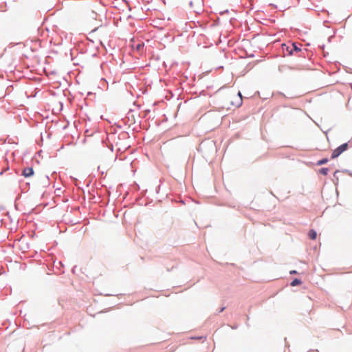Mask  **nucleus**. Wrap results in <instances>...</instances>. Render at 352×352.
Wrapping results in <instances>:
<instances>
[{"label":"nucleus","mask_w":352,"mask_h":352,"mask_svg":"<svg viewBox=\"0 0 352 352\" xmlns=\"http://www.w3.org/2000/svg\"><path fill=\"white\" fill-rule=\"evenodd\" d=\"M348 148V144L344 143L340 146H338L337 148H336L331 155V158L334 159L337 157H338L341 153H342L344 151H345Z\"/></svg>","instance_id":"obj_1"},{"label":"nucleus","mask_w":352,"mask_h":352,"mask_svg":"<svg viewBox=\"0 0 352 352\" xmlns=\"http://www.w3.org/2000/svg\"><path fill=\"white\" fill-rule=\"evenodd\" d=\"M234 97L236 98V101L235 103H233V102L231 101L232 104L236 107H239L242 104L241 94L239 92L237 96H234Z\"/></svg>","instance_id":"obj_2"},{"label":"nucleus","mask_w":352,"mask_h":352,"mask_svg":"<svg viewBox=\"0 0 352 352\" xmlns=\"http://www.w3.org/2000/svg\"><path fill=\"white\" fill-rule=\"evenodd\" d=\"M22 175L25 177H29L30 176H32L34 175V170H33V168L32 167H27V168H25L23 170V172H22Z\"/></svg>","instance_id":"obj_3"},{"label":"nucleus","mask_w":352,"mask_h":352,"mask_svg":"<svg viewBox=\"0 0 352 352\" xmlns=\"http://www.w3.org/2000/svg\"><path fill=\"white\" fill-rule=\"evenodd\" d=\"M287 50L289 52V54H292L293 50L298 52V51H300V49L298 48L294 43H292L291 45V47H289V46L287 47Z\"/></svg>","instance_id":"obj_4"},{"label":"nucleus","mask_w":352,"mask_h":352,"mask_svg":"<svg viewBox=\"0 0 352 352\" xmlns=\"http://www.w3.org/2000/svg\"><path fill=\"white\" fill-rule=\"evenodd\" d=\"M308 236L311 239L314 240L316 239L317 233L314 230H311L308 233Z\"/></svg>","instance_id":"obj_5"},{"label":"nucleus","mask_w":352,"mask_h":352,"mask_svg":"<svg viewBox=\"0 0 352 352\" xmlns=\"http://www.w3.org/2000/svg\"><path fill=\"white\" fill-rule=\"evenodd\" d=\"M302 283L301 280L298 279V278H295L292 283H291V285L292 287H295V286H297V285H299Z\"/></svg>","instance_id":"obj_6"},{"label":"nucleus","mask_w":352,"mask_h":352,"mask_svg":"<svg viewBox=\"0 0 352 352\" xmlns=\"http://www.w3.org/2000/svg\"><path fill=\"white\" fill-rule=\"evenodd\" d=\"M320 173L324 175H327L329 173V169L327 168H322L320 170Z\"/></svg>","instance_id":"obj_7"},{"label":"nucleus","mask_w":352,"mask_h":352,"mask_svg":"<svg viewBox=\"0 0 352 352\" xmlns=\"http://www.w3.org/2000/svg\"><path fill=\"white\" fill-rule=\"evenodd\" d=\"M327 162H328V159L327 158H324V159H322V160H319L317 162V164L320 166V165L326 164Z\"/></svg>","instance_id":"obj_8"},{"label":"nucleus","mask_w":352,"mask_h":352,"mask_svg":"<svg viewBox=\"0 0 352 352\" xmlns=\"http://www.w3.org/2000/svg\"><path fill=\"white\" fill-rule=\"evenodd\" d=\"M144 44L143 43H139L136 45L135 48L137 50L140 51L142 48L143 47Z\"/></svg>","instance_id":"obj_9"},{"label":"nucleus","mask_w":352,"mask_h":352,"mask_svg":"<svg viewBox=\"0 0 352 352\" xmlns=\"http://www.w3.org/2000/svg\"><path fill=\"white\" fill-rule=\"evenodd\" d=\"M296 273H297V272H296V271H295V270H292V271H291V272H290V274H296Z\"/></svg>","instance_id":"obj_10"}]
</instances>
